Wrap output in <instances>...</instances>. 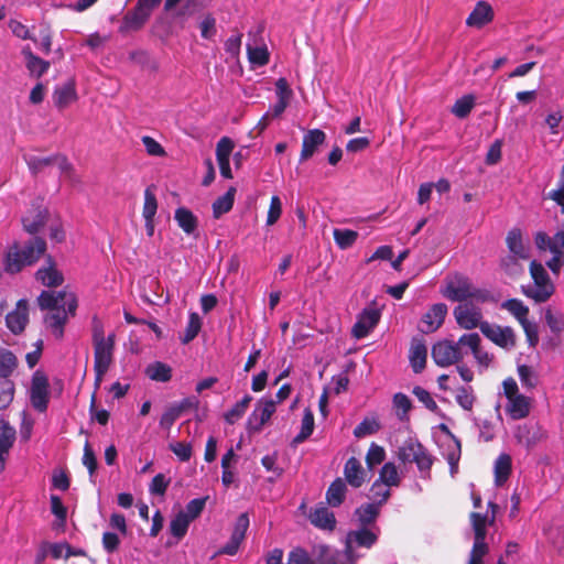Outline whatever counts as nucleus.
<instances>
[{
	"label": "nucleus",
	"instance_id": "f257e3e1",
	"mask_svg": "<svg viewBox=\"0 0 564 564\" xmlns=\"http://www.w3.org/2000/svg\"><path fill=\"white\" fill-rule=\"evenodd\" d=\"M380 528H360L350 530L346 534L345 549L338 551L332 546L319 544L315 547V552L327 556V558L335 561L338 564H356L360 555L356 552L358 547L371 549L379 539Z\"/></svg>",
	"mask_w": 564,
	"mask_h": 564
},
{
	"label": "nucleus",
	"instance_id": "f03ea898",
	"mask_svg": "<svg viewBox=\"0 0 564 564\" xmlns=\"http://www.w3.org/2000/svg\"><path fill=\"white\" fill-rule=\"evenodd\" d=\"M46 251V241L42 237H33L23 245L14 242L6 252L3 268L7 273L15 274L25 267L33 265Z\"/></svg>",
	"mask_w": 564,
	"mask_h": 564
},
{
	"label": "nucleus",
	"instance_id": "7ed1b4c3",
	"mask_svg": "<svg viewBox=\"0 0 564 564\" xmlns=\"http://www.w3.org/2000/svg\"><path fill=\"white\" fill-rule=\"evenodd\" d=\"M530 274L534 282V288L522 286V292L536 303L546 302L554 293V285L551 282L550 275L544 267L536 260L530 263Z\"/></svg>",
	"mask_w": 564,
	"mask_h": 564
},
{
	"label": "nucleus",
	"instance_id": "20e7f679",
	"mask_svg": "<svg viewBox=\"0 0 564 564\" xmlns=\"http://www.w3.org/2000/svg\"><path fill=\"white\" fill-rule=\"evenodd\" d=\"M465 355H467L466 346L459 344V339L456 343L443 339L435 343L432 347L434 362L443 368L458 364Z\"/></svg>",
	"mask_w": 564,
	"mask_h": 564
},
{
	"label": "nucleus",
	"instance_id": "39448f33",
	"mask_svg": "<svg viewBox=\"0 0 564 564\" xmlns=\"http://www.w3.org/2000/svg\"><path fill=\"white\" fill-rule=\"evenodd\" d=\"M39 307L42 311L50 310L55 311L62 308L64 306H68V313L70 316L76 314L77 310V299L74 293H68L66 291L53 292V291H42L37 297Z\"/></svg>",
	"mask_w": 564,
	"mask_h": 564
},
{
	"label": "nucleus",
	"instance_id": "423d86ee",
	"mask_svg": "<svg viewBox=\"0 0 564 564\" xmlns=\"http://www.w3.org/2000/svg\"><path fill=\"white\" fill-rule=\"evenodd\" d=\"M115 347V334L108 335V341H101L94 345V370H95V387L99 388L102 377L108 371L112 362V354Z\"/></svg>",
	"mask_w": 564,
	"mask_h": 564
},
{
	"label": "nucleus",
	"instance_id": "0eeeda50",
	"mask_svg": "<svg viewBox=\"0 0 564 564\" xmlns=\"http://www.w3.org/2000/svg\"><path fill=\"white\" fill-rule=\"evenodd\" d=\"M29 393L31 405L40 413L45 412L50 402V383L43 371L36 370L32 375Z\"/></svg>",
	"mask_w": 564,
	"mask_h": 564
},
{
	"label": "nucleus",
	"instance_id": "6e6552de",
	"mask_svg": "<svg viewBox=\"0 0 564 564\" xmlns=\"http://www.w3.org/2000/svg\"><path fill=\"white\" fill-rule=\"evenodd\" d=\"M471 285L469 278L455 273L445 279L441 293L449 301L463 302L470 297Z\"/></svg>",
	"mask_w": 564,
	"mask_h": 564
},
{
	"label": "nucleus",
	"instance_id": "1a4fd4ad",
	"mask_svg": "<svg viewBox=\"0 0 564 564\" xmlns=\"http://www.w3.org/2000/svg\"><path fill=\"white\" fill-rule=\"evenodd\" d=\"M48 216V209L43 205V200H33L21 219L24 231L35 237L46 225Z\"/></svg>",
	"mask_w": 564,
	"mask_h": 564
},
{
	"label": "nucleus",
	"instance_id": "9d476101",
	"mask_svg": "<svg viewBox=\"0 0 564 564\" xmlns=\"http://www.w3.org/2000/svg\"><path fill=\"white\" fill-rule=\"evenodd\" d=\"M390 497V490H384L382 492V499H379L375 502L362 503L358 508H356L354 512V519L358 523L360 528H371L378 527L376 524L377 519L380 514V508Z\"/></svg>",
	"mask_w": 564,
	"mask_h": 564
},
{
	"label": "nucleus",
	"instance_id": "9b49d317",
	"mask_svg": "<svg viewBox=\"0 0 564 564\" xmlns=\"http://www.w3.org/2000/svg\"><path fill=\"white\" fill-rule=\"evenodd\" d=\"M480 330L484 336L502 348H509L516 345V336L513 329L509 326L501 327L488 322H482L480 324Z\"/></svg>",
	"mask_w": 564,
	"mask_h": 564
},
{
	"label": "nucleus",
	"instance_id": "f8f14e48",
	"mask_svg": "<svg viewBox=\"0 0 564 564\" xmlns=\"http://www.w3.org/2000/svg\"><path fill=\"white\" fill-rule=\"evenodd\" d=\"M454 316L457 324L464 329L480 328L482 323V313L478 306L473 304H462L454 308Z\"/></svg>",
	"mask_w": 564,
	"mask_h": 564
},
{
	"label": "nucleus",
	"instance_id": "ddd939ff",
	"mask_svg": "<svg viewBox=\"0 0 564 564\" xmlns=\"http://www.w3.org/2000/svg\"><path fill=\"white\" fill-rule=\"evenodd\" d=\"M447 310V305L444 303L433 304L422 316L421 324L419 326L420 332L423 334H430L437 330L446 317Z\"/></svg>",
	"mask_w": 564,
	"mask_h": 564
},
{
	"label": "nucleus",
	"instance_id": "4468645a",
	"mask_svg": "<svg viewBox=\"0 0 564 564\" xmlns=\"http://www.w3.org/2000/svg\"><path fill=\"white\" fill-rule=\"evenodd\" d=\"M380 312L377 308H365L355 325L352 326L351 334L355 338L361 339L369 335V333L377 326L380 321Z\"/></svg>",
	"mask_w": 564,
	"mask_h": 564
},
{
	"label": "nucleus",
	"instance_id": "2eb2a0df",
	"mask_svg": "<svg viewBox=\"0 0 564 564\" xmlns=\"http://www.w3.org/2000/svg\"><path fill=\"white\" fill-rule=\"evenodd\" d=\"M29 323V303L25 299H21L17 303L14 311L6 316L7 327L14 335L21 334Z\"/></svg>",
	"mask_w": 564,
	"mask_h": 564
},
{
	"label": "nucleus",
	"instance_id": "dca6fc26",
	"mask_svg": "<svg viewBox=\"0 0 564 564\" xmlns=\"http://www.w3.org/2000/svg\"><path fill=\"white\" fill-rule=\"evenodd\" d=\"M35 279L47 288H56L64 282V276L62 272L56 269L52 256L45 258V265L35 272Z\"/></svg>",
	"mask_w": 564,
	"mask_h": 564
},
{
	"label": "nucleus",
	"instance_id": "f3484780",
	"mask_svg": "<svg viewBox=\"0 0 564 564\" xmlns=\"http://www.w3.org/2000/svg\"><path fill=\"white\" fill-rule=\"evenodd\" d=\"M150 17L151 14L143 8L139 9V4L137 3L135 7L129 10L122 18L119 31L121 33L139 31L148 22Z\"/></svg>",
	"mask_w": 564,
	"mask_h": 564
},
{
	"label": "nucleus",
	"instance_id": "a211bd4d",
	"mask_svg": "<svg viewBox=\"0 0 564 564\" xmlns=\"http://www.w3.org/2000/svg\"><path fill=\"white\" fill-rule=\"evenodd\" d=\"M326 140V134L321 129H312L308 130L307 133L303 137L302 151L300 155V161L304 162L312 158L319 145H322Z\"/></svg>",
	"mask_w": 564,
	"mask_h": 564
},
{
	"label": "nucleus",
	"instance_id": "6ab92c4d",
	"mask_svg": "<svg viewBox=\"0 0 564 564\" xmlns=\"http://www.w3.org/2000/svg\"><path fill=\"white\" fill-rule=\"evenodd\" d=\"M506 245L509 250V254L518 256L522 260H528L530 258V247L524 242L520 228L514 227L508 231Z\"/></svg>",
	"mask_w": 564,
	"mask_h": 564
},
{
	"label": "nucleus",
	"instance_id": "aec40b11",
	"mask_svg": "<svg viewBox=\"0 0 564 564\" xmlns=\"http://www.w3.org/2000/svg\"><path fill=\"white\" fill-rule=\"evenodd\" d=\"M427 348L423 338L414 337L409 351L410 365L414 373H421L426 365Z\"/></svg>",
	"mask_w": 564,
	"mask_h": 564
},
{
	"label": "nucleus",
	"instance_id": "412c9836",
	"mask_svg": "<svg viewBox=\"0 0 564 564\" xmlns=\"http://www.w3.org/2000/svg\"><path fill=\"white\" fill-rule=\"evenodd\" d=\"M459 344L466 346L467 351L470 350L475 359L484 366H488L492 356L480 348V336L477 333L464 334L459 337Z\"/></svg>",
	"mask_w": 564,
	"mask_h": 564
},
{
	"label": "nucleus",
	"instance_id": "4be33fe9",
	"mask_svg": "<svg viewBox=\"0 0 564 564\" xmlns=\"http://www.w3.org/2000/svg\"><path fill=\"white\" fill-rule=\"evenodd\" d=\"M68 306L52 311L44 317V323L51 329L55 338L61 339L64 336V327L68 321Z\"/></svg>",
	"mask_w": 564,
	"mask_h": 564
},
{
	"label": "nucleus",
	"instance_id": "5701e85b",
	"mask_svg": "<svg viewBox=\"0 0 564 564\" xmlns=\"http://www.w3.org/2000/svg\"><path fill=\"white\" fill-rule=\"evenodd\" d=\"M542 436L543 434L538 424L524 423L518 425L514 430L516 440L527 448L533 447L538 442H540Z\"/></svg>",
	"mask_w": 564,
	"mask_h": 564
},
{
	"label": "nucleus",
	"instance_id": "b1692460",
	"mask_svg": "<svg viewBox=\"0 0 564 564\" xmlns=\"http://www.w3.org/2000/svg\"><path fill=\"white\" fill-rule=\"evenodd\" d=\"M531 399L524 394L508 400L506 412L512 420H521L530 414Z\"/></svg>",
	"mask_w": 564,
	"mask_h": 564
},
{
	"label": "nucleus",
	"instance_id": "393cba45",
	"mask_svg": "<svg viewBox=\"0 0 564 564\" xmlns=\"http://www.w3.org/2000/svg\"><path fill=\"white\" fill-rule=\"evenodd\" d=\"M310 521L314 527L327 531H333L337 523L334 512L325 506L316 507L310 514Z\"/></svg>",
	"mask_w": 564,
	"mask_h": 564
},
{
	"label": "nucleus",
	"instance_id": "a878e982",
	"mask_svg": "<svg viewBox=\"0 0 564 564\" xmlns=\"http://www.w3.org/2000/svg\"><path fill=\"white\" fill-rule=\"evenodd\" d=\"M494 19L492 8L485 1H479L466 19V24L474 28H482Z\"/></svg>",
	"mask_w": 564,
	"mask_h": 564
},
{
	"label": "nucleus",
	"instance_id": "bb28decb",
	"mask_svg": "<svg viewBox=\"0 0 564 564\" xmlns=\"http://www.w3.org/2000/svg\"><path fill=\"white\" fill-rule=\"evenodd\" d=\"M346 481L354 488H359L366 480V473L356 457L347 459L344 466Z\"/></svg>",
	"mask_w": 564,
	"mask_h": 564
},
{
	"label": "nucleus",
	"instance_id": "cd10ccee",
	"mask_svg": "<svg viewBox=\"0 0 564 564\" xmlns=\"http://www.w3.org/2000/svg\"><path fill=\"white\" fill-rule=\"evenodd\" d=\"M545 323L553 336L546 341L551 348H555L562 341L561 335L564 332V317L561 314H553L551 310L545 312Z\"/></svg>",
	"mask_w": 564,
	"mask_h": 564
},
{
	"label": "nucleus",
	"instance_id": "c85d7f7f",
	"mask_svg": "<svg viewBox=\"0 0 564 564\" xmlns=\"http://www.w3.org/2000/svg\"><path fill=\"white\" fill-rule=\"evenodd\" d=\"M22 54L25 57V66L32 76L40 78L50 68V62L42 59L41 57L33 54L30 46H25L22 50Z\"/></svg>",
	"mask_w": 564,
	"mask_h": 564
},
{
	"label": "nucleus",
	"instance_id": "c756f323",
	"mask_svg": "<svg viewBox=\"0 0 564 564\" xmlns=\"http://www.w3.org/2000/svg\"><path fill=\"white\" fill-rule=\"evenodd\" d=\"M76 99L77 94L73 82H68L62 86L55 87L53 93V101L57 108L63 109Z\"/></svg>",
	"mask_w": 564,
	"mask_h": 564
},
{
	"label": "nucleus",
	"instance_id": "7c9ffc66",
	"mask_svg": "<svg viewBox=\"0 0 564 564\" xmlns=\"http://www.w3.org/2000/svg\"><path fill=\"white\" fill-rule=\"evenodd\" d=\"M174 219L186 235L191 236L195 234L198 220L192 210L186 207H178L175 210Z\"/></svg>",
	"mask_w": 564,
	"mask_h": 564
},
{
	"label": "nucleus",
	"instance_id": "2f4dec72",
	"mask_svg": "<svg viewBox=\"0 0 564 564\" xmlns=\"http://www.w3.org/2000/svg\"><path fill=\"white\" fill-rule=\"evenodd\" d=\"M347 486L341 478H336L326 491V501L333 507H339L346 498Z\"/></svg>",
	"mask_w": 564,
	"mask_h": 564
},
{
	"label": "nucleus",
	"instance_id": "473e14b6",
	"mask_svg": "<svg viewBox=\"0 0 564 564\" xmlns=\"http://www.w3.org/2000/svg\"><path fill=\"white\" fill-rule=\"evenodd\" d=\"M440 430L453 438V446L446 453V460L449 465L451 474L454 475L457 473L458 462L460 458V442L452 434L446 424H440Z\"/></svg>",
	"mask_w": 564,
	"mask_h": 564
},
{
	"label": "nucleus",
	"instance_id": "72a5a7b5",
	"mask_svg": "<svg viewBox=\"0 0 564 564\" xmlns=\"http://www.w3.org/2000/svg\"><path fill=\"white\" fill-rule=\"evenodd\" d=\"M236 188L230 186L228 191L213 203V216L218 219L231 210L235 202Z\"/></svg>",
	"mask_w": 564,
	"mask_h": 564
},
{
	"label": "nucleus",
	"instance_id": "f704fd0d",
	"mask_svg": "<svg viewBox=\"0 0 564 564\" xmlns=\"http://www.w3.org/2000/svg\"><path fill=\"white\" fill-rule=\"evenodd\" d=\"M145 375L153 381L167 382L172 378V368L162 361H154L147 366Z\"/></svg>",
	"mask_w": 564,
	"mask_h": 564
},
{
	"label": "nucleus",
	"instance_id": "c9c22d12",
	"mask_svg": "<svg viewBox=\"0 0 564 564\" xmlns=\"http://www.w3.org/2000/svg\"><path fill=\"white\" fill-rule=\"evenodd\" d=\"M18 367L15 355L8 349H0V379H10Z\"/></svg>",
	"mask_w": 564,
	"mask_h": 564
},
{
	"label": "nucleus",
	"instance_id": "e433bc0d",
	"mask_svg": "<svg viewBox=\"0 0 564 564\" xmlns=\"http://www.w3.org/2000/svg\"><path fill=\"white\" fill-rule=\"evenodd\" d=\"M314 431V415L310 409H305L302 417L301 431L292 440V445L296 446L306 441Z\"/></svg>",
	"mask_w": 564,
	"mask_h": 564
},
{
	"label": "nucleus",
	"instance_id": "4c0bfd02",
	"mask_svg": "<svg viewBox=\"0 0 564 564\" xmlns=\"http://www.w3.org/2000/svg\"><path fill=\"white\" fill-rule=\"evenodd\" d=\"M511 470V458L508 454H501L495 462V481L501 486L509 477Z\"/></svg>",
	"mask_w": 564,
	"mask_h": 564
},
{
	"label": "nucleus",
	"instance_id": "58836bf2",
	"mask_svg": "<svg viewBox=\"0 0 564 564\" xmlns=\"http://www.w3.org/2000/svg\"><path fill=\"white\" fill-rule=\"evenodd\" d=\"M189 523L191 518L184 511H180L170 522L171 534L177 540L183 539L187 533Z\"/></svg>",
	"mask_w": 564,
	"mask_h": 564
},
{
	"label": "nucleus",
	"instance_id": "ea45409f",
	"mask_svg": "<svg viewBox=\"0 0 564 564\" xmlns=\"http://www.w3.org/2000/svg\"><path fill=\"white\" fill-rule=\"evenodd\" d=\"M520 257L514 254H507L500 260V268L503 272L511 276L517 278L524 272L523 265L520 263Z\"/></svg>",
	"mask_w": 564,
	"mask_h": 564
},
{
	"label": "nucleus",
	"instance_id": "a19ab883",
	"mask_svg": "<svg viewBox=\"0 0 564 564\" xmlns=\"http://www.w3.org/2000/svg\"><path fill=\"white\" fill-rule=\"evenodd\" d=\"M501 308L510 312L520 324H523V321L527 319L529 315V307L519 299H509L502 302Z\"/></svg>",
	"mask_w": 564,
	"mask_h": 564
},
{
	"label": "nucleus",
	"instance_id": "79ce46f5",
	"mask_svg": "<svg viewBox=\"0 0 564 564\" xmlns=\"http://www.w3.org/2000/svg\"><path fill=\"white\" fill-rule=\"evenodd\" d=\"M334 240L339 249L346 250L350 248L358 238V232L351 229H334Z\"/></svg>",
	"mask_w": 564,
	"mask_h": 564
},
{
	"label": "nucleus",
	"instance_id": "37998d69",
	"mask_svg": "<svg viewBox=\"0 0 564 564\" xmlns=\"http://www.w3.org/2000/svg\"><path fill=\"white\" fill-rule=\"evenodd\" d=\"M252 401L250 394H246L239 402H237L230 410L224 414V419L228 424H234L245 414L249 403Z\"/></svg>",
	"mask_w": 564,
	"mask_h": 564
},
{
	"label": "nucleus",
	"instance_id": "c03bdc74",
	"mask_svg": "<svg viewBox=\"0 0 564 564\" xmlns=\"http://www.w3.org/2000/svg\"><path fill=\"white\" fill-rule=\"evenodd\" d=\"M315 545L314 547H316ZM313 554L315 558H313L308 552L303 547H294L290 551L288 555L286 564H319L317 561V556L315 554V549H313Z\"/></svg>",
	"mask_w": 564,
	"mask_h": 564
},
{
	"label": "nucleus",
	"instance_id": "a18cd8bd",
	"mask_svg": "<svg viewBox=\"0 0 564 564\" xmlns=\"http://www.w3.org/2000/svg\"><path fill=\"white\" fill-rule=\"evenodd\" d=\"M475 106V97L473 95H465L457 99L452 107V112L459 119H465L470 113Z\"/></svg>",
	"mask_w": 564,
	"mask_h": 564
},
{
	"label": "nucleus",
	"instance_id": "49530a36",
	"mask_svg": "<svg viewBox=\"0 0 564 564\" xmlns=\"http://www.w3.org/2000/svg\"><path fill=\"white\" fill-rule=\"evenodd\" d=\"M200 328L202 319L199 315L195 312L191 313L184 335L181 337L182 344L191 343L198 335Z\"/></svg>",
	"mask_w": 564,
	"mask_h": 564
},
{
	"label": "nucleus",
	"instance_id": "de8ad7c7",
	"mask_svg": "<svg viewBox=\"0 0 564 564\" xmlns=\"http://www.w3.org/2000/svg\"><path fill=\"white\" fill-rule=\"evenodd\" d=\"M24 160L32 175H37L44 169L54 164L53 155L46 158H40L36 155H25Z\"/></svg>",
	"mask_w": 564,
	"mask_h": 564
},
{
	"label": "nucleus",
	"instance_id": "09e8293b",
	"mask_svg": "<svg viewBox=\"0 0 564 564\" xmlns=\"http://www.w3.org/2000/svg\"><path fill=\"white\" fill-rule=\"evenodd\" d=\"M15 392L14 382L11 379H0V410L8 408L13 401Z\"/></svg>",
	"mask_w": 564,
	"mask_h": 564
},
{
	"label": "nucleus",
	"instance_id": "8fccbe9b",
	"mask_svg": "<svg viewBox=\"0 0 564 564\" xmlns=\"http://www.w3.org/2000/svg\"><path fill=\"white\" fill-rule=\"evenodd\" d=\"M380 429V424L376 419L365 417L355 429L354 436L362 438L368 435L377 433Z\"/></svg>",
	"mask_w": 564,
	"mask_h": 564
},
{
	"label": "nucleus",
	"instance_id": "3c124183",
	"mask_svg": "<svg viewBox=\"0 0 564 564\" xmlns=\"http://www.w3.org/2000/svg\"><path fill=\"white\" fill-rule=\"evenodd\" d=\"M378 480L389 487L397 486L399 484L398 470L393 463H386L382 466Z\"/></svg>",
	"mask_w": 564,
	"mask_h": 564
},
{
	"label": "nucleus",
	"instance_id": "603ef678",
	"mask_svg": "<svg viewBox=\"0 0 564 564\" xmlns=\"http://www.w3.org/2000/svg\"><path fill=\"white\" fill-rule=\"evenodd\" d=\"M393 405L397 409L398 417L403 421L408 419V412L412 408L411 400L402 392H398L393 395Z\"/></svg>",
	"mask_w": 564,
	"mask_h": 564
},
{
	"label": "nucleus",
	"instance_id": "864d4df0",
	"mask_svg": "<svg viewBox=\"0 0 564 564\" xmlns=\"http://www.w3.org/2000/svg\"><path fill=\"white\" fill-rule=\"evenodd\" d=\"M412 463L416 464L419 470L424 476V474H427V475L430 474V470H431V467H432V464H433V458L429 454L426 448L421 444L420 445V451L416 452L415 459H413Z\"/></svg>",
	"mask_w": 564,
	"mask_h": 564
},
{
	"label": "nucleus",
	"instance_id": "5fc2aeb1",
	"mask_svg": "<svg viewBox=\"0 0 564 564\" xmlns=\"http://www.w3.org/2000/svg\"><path fill=\"white\" fill-rule=\"evenodd\" d=\"M158 210V200L152 191V187L149 186L144 191V205L142 210L143 218H154Z\"/></svg>",
	"mask_w": 564,
	"mask_h": 564
},
{
	"label": "nucleus",
	"instance_id": "6e6d98bb",
	"mask_svg": "<svg viewBox=\"0 0 564 564\" xmlns=\"http://www.w3.org/2000/svg\"><path fill=\"white\" fill-rule=\"evenodd\" d=\"M386 458V452L382 446L376 443H371L368 453L366 455L367 466L372 469L375 466L381 464Z\"/></svg>",
	"mask_w": 564,
	"mask_h": 564
},
{
	"label": "nucleus",
	"instance_id": "4d7b16f0",
	"mask_svg": "<svg viewBox=\"0 0 564 564\" xmlns=\"http://www.w3.org/2000/svg\"><path fill=\"white\" fill-rule=\"evenodd\" d=\"M15 441V430L7 421L0 420V447L11 448Z\"/></svg>",
	"mask_w": 564,
	"mask_h": 564
},
{
	"label": "nucleus",
	"instance_id": "13d9d810",
	"mask_svg": "<svg viewBox=\"0 0 564 564\" xmlns=\"http://www.w3.org/2000/svg\"><path fill=\"white\" fill-rule=\"evenodd\" d=\"M248 57L250 63L263 66L269 62V53L267 47L262 46H248Z\"/></svg>",
	"mask_w": 564,
	"mask_h": 564
},
{
	"label": "nucleus",
	"instance_id": "bf43d9fd",
	"mask_svg": "<svg viewBox=\"0 0 564 564\" xmlns=\"http://www.w3.org/2000/svg\"><path fill=\"white\" fill-rule=\"evenodd\" d=\"M421 443L419 442H406L399 448V459L403 463H412L415 459V454L420 451Z\"/></svg>",
	"mask_w": 564,
	"mask_h": 564
},
{
	"label": "nucleus",
	"instance_id": "052dcab7",
	"mask_svg": "<svg viewBox=\"0 0 564 564\" xmlns=\"http://www.w3.org/2000/svg\"><path fill=\"white\" fill-rule=\"evenodd\" d=\"M257 405H260L259 424H265L275 412V401L272 399H261Z\"/></svg>",
	"mask_w": 564,
	"mask_h": 564
},
{
	"label": "nucleus",
	"instance_id": "680f3d73",
	"mask_svg": "<svg viewBox=\"0 0 564 564\" xmlns=\"http://www.w3.org/2000/svg\"><path fill=\"white\" fill-rule=\"evenodd\" d=\"M412 393L417 398L420 402H422L426 406V409H429L432 412L438 411L437 403L433 400L427 390L420 386H416L413 388Z\"/></svg>",
	"mask_w": 564,
	"mask_h": 564
},
{
	"label": "nucleus",
	"instance_id": "e2e57ef3",
	"mask_svg": "<svg viewBox=\"0 0 564 564\" xmlns=\"http://www.w3.org/2000/svg\"><path fill=\"white\" fill-rule=\"evenodd\" d=\"M234 141L228 137H223L216 145V158L217 161L229 160L230 154L234 150Z\"/></svg>",
	"mask_w": 564,
	"mask_h": 564
},
{
	"label": "nucleus",
	"instance_id": "0e129e2a",
	"mask_svg": "<svg viewBox=\"0 0 564 564\" xmlns=\"http://www.w3.org/2000/svg\"><path fill=\"white\" fill-rule=\"evenodd\" d=\"M208 497L195 498L187 502L185 507V514L191 518V521L196 519L204 510Z\"/></svg>",
	"mask_w": 564,
	"mask_h": 564
},
{
	"label": "nucleus",
	"instance_id": "69168bd1",
	"mask_svg": "<svg viewBox=\"0 0 564 564\" xmlns=\"http://www.w3.org/2000/svg\"><path fill=\"white\" fill-rule=\"evenodd\" d=\"M282 214V203L279 196L274 195L271 197L270 206L268 210L267 225H274Z\"/></svg>",
	"mask_w": 564,
	"mask_h": 564
},
{
	"label": "nucleus",
	"instance_id": "338daca9",
	"mask_svg": "<svg viewBox=\"0 0 564 564\" xmlns=\"http://www.w3.org/2000/svg\"><path fill=\"white\" fill-rule=\"evenodd\" d=\"M518 375L523 387L532 389L536 386V377L530 366L519 365Z\"/></svg>",
	"mask_w": 564,
	"mask_h": 564
},
{
	"label": "nucleus",
	"instance_id": "774afa93",
	"mask_svg": "<svg viewBox=\"0 0 564 564\" xmlns=\"http://www.w3.org/2000/svg\"><path fill=\"white\" fill-rule=\"evenodd\" d=\"M170 485V479H166L163 474H158L152 478L149 486V491L152 495L163 496Z\"/></svg>",
	"mask_w": 564,
	"mask_h": 564
}]
</instances>
